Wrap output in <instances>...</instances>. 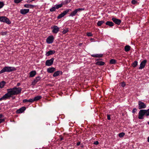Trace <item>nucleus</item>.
Listing matches in <instances>:
<instances>
[{
  "label": "nucleus",
  "mask_w": 149,
  "mask_h": 149,
  "mask_svg": "<svg viewBox=\"0 0 149 149\" xmlns=\"http://www.w3.org/2000/svg\"><path fill=\"white\" fill-rule=\"evenodd\" d=\"M22 90V88H21L15 87L12 88L8 89L7 93L0 98V101L6 100L9 99L12 95L19 94L21 93Z\"/></svg>",
  "instance_id": "f257e3e1"
},
{
  "label": "nucleus",
  "mask_w": 149,
  "mask_h": 149,
  "mask_svg": "<svg viewBox=\"0 0 149 149\" xmlns=\"http://www.w3.org/2000/svg\"><path fill=\"white\" fill-rule=\"evenodd\" d=\"M144 115L149 116V109L147 110H140L139 113L138 118L140 119H142Z\"/></svg>",
  "instance_id": "f03ea898"
},
{
  "label": "nucleus",
  "mask_w": 149,
  "mask_h": 149,
  "mask_svg": "<svg viewBox=\"0 0 149 149\" xmlns=\"http://www.w3.org/2000/svg\"><path fill=\"white\" fill-rule=\"evenodd\" d=\"M16 70V69L14 67L5 66L0 71V74H2L5 72H10L15 71Z\"/></svg>",
  "instance_id": "7ed1b4c3"
},
{
  "label": "nucleus",
  "mask_w": 149,
  "mask_h": 149,
  "mask_svg": "<svg viewBox=\"0 0 149 149\" xmlns=\"http://www.w3.org/2000/svg\"><path fill=\"white\" fill-rule=\"evenodd\" d=\"M84 10V8H79L77 9L70 13V15H69V16L73 17L78 12Z\"/></svg>",
  "instance_id": "20e7f679"
},
{
  "label": "nucleus",
  "mask_w": 149,
  "mask_h": 149,
  "mask_svg": "<svg viewBox=\"0 0 149 149\" xmlns=\"http://www.w3.org/2000/svg\"><path fill=\"white\" fill-rule=\"evenodd\" d=\"M71 11V10L69 9H67L66 10L64 11L63 13H61L57 17V19H59L63 17L65 15H66L68 13Z\"/></svg>",
  "instance_id": "39448f33"
},
{
  "label": "nucleus",
  "mask_w": 149,
  "mask_h": 149,
  "mask_svg": "<svg viewBox=\"0 0 149 149\" xmlns=\"http://www.w3.org/2000/svg\"><path fill=\"white\" fill-rule=\"evenodd\" d=\"M54 58H52L49 60H47L45 62V65L47 66H50L53 63Z\"/></svg>",
  "instance_id": "423d86ee"
},
{
  "label": "nucleus",
  "mask_w": 149,
  "mask_h": 149,
  "mask_svg": "<svg viewBox=\"0 0 149 149\" xmlns=\"http://www.w3.org/2000/svg\"><path fill=\"white\" fill-rule=\"evenodd\" d=\"M139 109H140L145 108L146 107L145 104L141 101L138 102Z\"/></svg>",
  "instance_id": "0eeeda50"
},
{
  "label": "nucleus",
  "mask_w": 149,
  "mask_h": 149,
  "mask_svg": "<svg viewBox=\"0 0 149 149\" xmlns=\"http://www.w3.org/2000/svg\"><path fill=\"white\" fill-rule=\"evenodd\" d=\"M54 40V38L52 36L48 37L46 39L47 42L48 44L52 43Z\"/></svg>",
  "instance_id": "6e6552de"
},
{
  "label": "nucleus",
  "mask_w": 149,
  "mask_h": 149,
  "mask_svg": "<svg viewBox=\"0 0 149 149\" xmlns=\"http://www.w3.org/2000/svg\"><path fill=\"white\" fill-rule=\"evenodd\" d=\"M51 29H53L52 32L54 33H57L59 30V28L55 25L52 27Z\"/></svg>",
  "instance_id": "1a4fd4ad"
},
{
  "label": "nucleus",
  "mask_w": 149,
  "mask_h": 149,
  "mask_svg": "<svg viewBox=\"0 0 149 149\" xmlns=\"http://www.w3.org/2000/svg\"><path fill=\"white\" fill-rule=\"evenodd\" d=\"M41 78L40 76H38L36 77L32 83V85H35L38 81H40Z\"/></svg>",
  "instance_id": "9d476101"
},
{
  "label": "nucleus",
  "mask_w": 149,
  "mask_h": 149,
  "mask_svg": "<svg viewBox=\"0 0 149 149\" xmlns=\"http://www.w3.org/2000/svg\"><path fill=\"white\" fill-rule=\"evenodd\" d=\"M146 62L147 61L146 60H144L142 61L140 64L139 69H141L143 68L145 66Z\"/></svg>",
  "instance_id": "9b49d317"
},
{
  "label": "nucleus",
  "mask_w": 149,
  "mask_h": 149,
  "mask_svg": "<svg viewBox=\"0 0 149 149\" xmlns=\"http://www.w3.org/2000/svg\"><path fill=\"white\" fill-rule=\"evenodd\" d=\"M112 19L113 22L119 25L121 23V21L120 20L116 18H113Z\"/></svg>",
  "instance_id": "f8f14e48"
},
{
  "label": "nucleus",
  "mask_w": 149,
  "mask_h": 149,
  "mask_svg": "<svg viewBox=\"0 0 149 149\" xmlns=\"http://www.w3.org/2000/svg\"><path fill=\"white\" fill-rule=\"evenodd\" d=\"M26 108L25 107H22L17 110L16 111V113H22L26 110Z\"/></svg>",
  "instance_id": "ddd939ff"
},
{
  "label": "nucleus",
  "mask_w": 149,
  "mask_h": 149,
  "mask_svg": "<svg viewBox=\"0 0 149 149\" xmlns=\"http://www.w3.org/2000/svg\"><path fill=\"white\" fill-rule=\"evenodd\" d=\"M56 70V69L52 67L48 68L47 71L49 73H52Z\"/></svg>",
  "instance_id": "4468645a"
},
{
  "label": "nucleus",
  "mask_w": 149,
  "mask_h": 149,
  "mask_svg": "<svg viewBox=\"0 0 149 149\" xmlns=\"http://www.w3.org/2000/svg\"><path fill=\"white\" fill-rule=\"evenodd\" d=\"M29 11V9H24L20 10L21 13L23 15H25L28 13Z\"/></svg>",
  "instance_id": "2eb2a0df"
},
{
  "label": "nucleus",
  "mask_w": 149,
  "mask_h": 149,
  "mask_svg": "<svg viewBox=\"0 0 149 149\" xmlns=\"http://www.w3.org/2000/svg\"><path fill=\"white\" fill-rule=\"evenodd\" d=\"M55 53V51L54 50H50L47 52L46 54L47 56H49L50 55L54 54Z\"/></svg>",
  "instance_id": "dca6fc26"
},
{
  "label": "nucleus",
  "mask_w": 149,
  "mask_h": 149,
  "mask_svg": "<svg viewBox=\"0 0 149 149\" xmlns=\"http://www.w3.org/2000/svg\"><path fill=\"white\" fill-rule=\"evenodd\" d=\"M103 54H92L91 56L96 58H101L102 57Z\"/></svg>",
  "instance_id": "f3484780"
},
{
  "label": "nucleus",
  "mask_w": 149,
  "mask_h": 149,
  "mask_svg": "<svg viewBox=\"0 0 149 149\" xmlns=\"http://www.w3.org/2000/svg\"><path fill=\"white\" fill-rule=\"evenodd\" d=\"M29 77H34L36 74V72L35 70L32 71L29 73Z\"/></svg>",
  "instance_id": "a211bd4d"
},
{
  "label": "nucleus",
  "mask_w": 149,
  "mask_h": 149,
  "mask_svg": "<svg viewBox=\"0 0 149 149\" xmlns=\"http://www.w3.org/2000/svg\"><path fill=\"white\" fill-rule=\"evenodd\" d=\"M62 74V72L61 71H57L56 72H55L53 74V76L54 77H56L57 76H58L59 75V74L60 73Z\"/></svg>",
  "instance_id": "6ab92c4d"
},
{
  "label": "nucleus",
  "mask_w": 149,
  "mask_h": 149,
  "mask_svg": "<svg viewBox=\"0 0 149 149\" xmlns=\"http://www.w3.org/2000/svg\"><path fill=\"white\" fill-rule=\"evenodd\" d=\"M24 7L26 8H33L34 6L29 4H25L24 5Z\"/></svg>",
  "instance_id": "aec40b11"
},
{
  "label": "nucleus",
  "mask_w": 149,
  "mask_h": 149,
  "mask_svg": "<svg viewBox=\"0 0 149 149\" xmlns=\"http://www.w3.org/2000/svg\"><path fill=\"white\" fill-rule=\"evenodd\" d=\"M42 98V97L40 96H37L36 97H34V98L33 99V102L34 101H36L38 100H39L41 99Z\"/></svg>",
  "instance_id": "412c9836"
},
{
  "label": "nucleus",
  "mask_w": 149,
  "mask_h": 149,
  "mask_svg": "<svg viewBox=\"0 0 149 149\" xmlns=\"http://www.w3.org/2000/svg\"><path fill=\"white\" fill-rule=\"evenodd\" d=\"M23 102L24 103L26 102H33V100L32 99H31L29 100L27 99H24L23 100Z\"/></svg>",
  "instance_id": "4be33fe9"
},
{
  "label": "nucleus",
  "mask_w": 149,
  "mask_h": 149,
  "mask_svg": "<svg viewBox=\"0 0 149 149\" xmlns=\"http://www.w3.org/2000/svg\"><path fill=\"white\" fill-rule=\"evenodd\" d=\"M105 63L103 61H97L95 63V64L97 65H99L100 66H102L104 65Z\"/></svg>",
  "instance_id": "5701e85b"
},
{
  "label": "nucleus",
  "mask_w": 149,
  "mask_h": 149,
  "mask_svg": "<svg viewBox=\"0 0 149 149\" xmlns=\"http://www.w3.org/2000/svg\"><path fill=\"white\" fill-rule=\"evenodd\" d=\"M106 24L110 26H112L114 25V24L111 22L107 21L106 23Z\"/></svg>",
  "instance_id": "b1692460"
},
{
  "label": "nucleus",
  "mask_w": 149,
  "mask_h": 149,
  "mask_svg": "<svg viewBox=\"0 0 149 149\" xmlns=\"http://www.w3.org/2000/svg\"><path fill=\"white\" fill-rule=\"evenodd\" d=\"M131 47L129 45H126L125 47V50L126 52H127L130 50Z\"/></svg>",
  "instance_id": "393cba45"
},
{
  "label": "nucleus",
  "mask_w": 149,
  "mask_h": 149,
  "mask_svg": "<svg viewBox=\"0 0 149 149\" xmlns=\"http://www.w3.org/2000/svg\"><path fill=\"white\" fill-rule=\"evenodd\" d=\"M4 20L5 21L4 22H5L8 24H10L11 23V22L10 20L8 18H7L6 17H5Z\"/></svg>",
  "instance_id": "a878e982"
},
{
  "label": "nucleus",
  "mask_w": 149,
  "mask_h": 149,
  "mask_svg": "<svg viewBox=\"0 0 149 149\" xmlns=\"http://www.w3.org/2000/svg\"><path fill=\"white\" fill-rule=\"evenodd\" d=\"M6 82L4 81H3L0 83V88H2L4 86Z\"/></svg>",
  "instance_id": "bb28decb"
},
{
  "label": "nucleus",
  "mask_w": 149,
  "mask_h": 149,
  "mask_svg": "<svg viewBox=\"0 0 149 149\" xmlns=\"http://www.w3.org/2000/svg\"><path fill=\"white\" fill-rule=\"evenodd\" d=\"M104 22L103 20L99 21L97 23V25L99 26H100L103 24Z\"/></svg>",
  "instance_id": "cd10ccee"
},
{
  "label": "nucleus",
  "mask_w": 149,
  "mask_h": 149,
  "mask_svg": "<svg viewBox=\"0 0 149 149\" xmlns=\"http://www.w3.org/2000/svg\"><path fill=\"white\" fill-rule=\"evenodd\" d=\"M63 4L61 3L60 4L56 5L55 6V7L56 9H58L62 7L63 6Z\"/></svg>",
  "instance_id": "c85d7f7f"
},
{
  "label": "nucleus",
  "mask_w": 149,
  "mask_h": 149,
  "mask_svg": "<svg viewBox=\"0 0 149 149\" xmlns=\"http://www.w3.org/2000/svg\"><path fill=\"white\" fill-rule=\"evenodd\" d=\"M138 62L137 61H135L132 63V66L133 67L135 68L136 67L137 65Z\"/></svg>",
  "instance_id": "c756f323"
},
{
  "label": "nucleus",
  "mask_w": 149,
  "mask_h": 149,
  "mask_svg": "<svg viewBox=\"0 0 149 149\" xmlns=\"http://www.w3.org/2000/svg\"><path fill=\"white\" fill-rule=\"evenodd\" d=\"M116 61L114 59H111L110 60V63L111 64H114L116 63Z\"/></svg>",
  "instance_id": "7c9ffc66"
},
{
  "label": "nucleus",
  "mask_w": 149,
  "mask_h": 149,
  "mask_svg": "<svg viewBox=\"0 0 149 149\" xmlns=\"http://www.w3.org/2000/svg\"><path fill=\"white\" fill-rule=\"evenodd\" d=\"M5 17H6L5 16L0 17V21L4 22Z\"/></svg>",
  "instance_id": "2f4dec72"
},
{
  "label": "nucleus",
  "mask_w": 149,
  "mask_h": 149,
  "mask_svg": "<svg viewBox=\"0 0 149 149\" xmlns=\"http://www.w3.org/2000/svg\"><path fill=\"white\" fill-rule=\"evenodd\" d=\"M125 134L123 132H121L119 133L118 134L119 136L120 137H123L125 135Z\"/></svg>",
  "instance_id": "473e14b6"
},
{
  "label": "nucleus",
  "mask_w": 149,
  "mask_h": 149,
  "mask_svg": "<svg viewBox=\"0 0 149 149\" xmlns=\"http://www.w3.org/2000/svg\"><path fill=\"white\" fill-rule=\"evenodd\" d=\"M68 31V28H66L65 29L63 30L62 31L63 34H64L66 33Z\"/></svg>",
  "instance_id": "72a5a7b5"
},
{
  "label": "nucleus",
  "mask_w": 149,
  "mask_h": 149,
  "mask_svg": "<svg viewBox=\"0 0 149 149\" xmlns=\"http://www.w3.org/2000/svg\"><path fill=\"white\" fill-rule=\"evenodd\" d=\"M56 8L55 7V6L52 7V8L50 9V11L51 12H53L54 11H55Z\"/></svg>",
  "instance_id": "f704fd0d"
},
{
  "label": "nucleus",
  "mask_w": 149,
  "mask_h": 149,
  "mask_svg": "<svg viewBox=\"0 0 149 149\" xmlns=\"http://www.w3.org/2000/svg\"><path fill=\"white\" fill-rule=\"evenodd\" d=\"M4 6V4L2 2H0V9L2 8Z\"/></svg>",
  "instance_id": "c9c22d12"
},
{
  "label": "nucleus",
  "mask_w": 149,
  "mask_h": 149,
  "mask_svg": "<svg viewBox=\"0 0 149 149\" xmlns=\"http://www.w3.org/2000/svg\"><path fill=\"white\" fill-rule=\"evenodd\" d=\"M22 0H14V2L15 3H17L20 2Z\"/></svg>",
  "instance_id": "e433bc0d"
},
{
  "label": "nucleus",
  "mask_w": 149,
  "mask_h": 149,
  "mask_svg": "<svg viewBox=\"0 0 149 149\" xmlns=\"http://www.w3.org/2000/svg\"><path fill=\"white\" fill-rule=\"evenodd\" d=\"M136 111H137V109H136V108H134L132 111V112L133 113H134L136 112Z\"/></svg>",
  "instance_id": "4c0bfd02"
},
{
  "label": "nucleus",
  "mask_w": 149,
  "mask_h": 149,
  "mask_svg": "<svg viewBox=\"0 0 149 149\" xmlns=\"http://www.w3.org/2000/svg\"><path fill=\"white\" fill-rule=\"evenodd\" d=\"M7 33V32H1V35L4 36L5 35H6Z\"/></svg>",
  "instance_id": "58836bf2"
},
{
  "label": "nucleus",
  "mask_w": 149,
  "mask_h": 149,
  "mask_svg": "<svg viewBox=\"0 0 149 149\" xmlns=\"http://www.w3.org/2000/svg\"><path fill=\"white\" fill-rule=\"evenodd\" d=\"M87 36H92V34L91 33H87Z\"/></svg>",
  "instance_id": "ea45409f"
},
{
  "label": "nucleus",
  "mask_w": 149,
  "mask_h": 149,
  "mask_svg": "<svg viewBox=\"0 0 149 149\" xmlns=\"http://www.w3.org/2000/svg\"><path fill=\"white\" fill-rule=\"evenodd\" d=\"M132 3L133 4H135L136 3V1L135 0H133L132 1Z\"/></svg>",
  "instance_id": "a19ab883"
},
{
  "label": "nucleus",
  "mask_w": 149,
  "mask_h": 149,
  "mask_svg": "<svg viewBox=\"0 0 149 149\" xmlns=\"http://www.w3.org/2000/svg\"><path fill=\"white\" fill-rule=\"evenodd\" d=\"M5 121V119L4 118L0 119V123L4 122Z\"/></svg>",
  "instance_id": "79ce46f5"
},
{
  "label": "nucleus",
  "mask_w": 149,
  "mask_h": 149,
  "mask_svg": "<svg viewBox=\"0 0 149 149\" xmlns=\"http://www.w3.org/2000/svg\"><path fill=\"white\" fill-rule=\"evenodd\" d=\"M125 85H126V84L125 82H123L121 86L123 87H124L125 86Z\"/></svg>",
  "instance_id": "37998d69"
},
{
  "label": "nucleus",
  "mask_w": 149,
  "mask_h": 149,
  "mask_svg": "<svg viewBox=\"0 0 149 149\" xmlns=\"http://www.w3.org/2000/svg\"><path fill=\"white\" fill-rule=\"evenodd\" d=\"M107 119L109 120H110L111 119V118L110 117V115L109 114L107 115Z\"/></svg>",
  "instance_id": "c03bdc74"
},
{
  "label": "nucleus",
  "mask_w": 149,
  "mask_h": 149,
  "mask_svg": "<svg viewBox=\"0 0 149 149\" xmlns=\"http://www.w3.org/2000/svg\"><path fill=\"white\" fill-rule=\"evenodd\" d=\"M94 144L95 145H97L99 144L98 141H96L94 142Z\"/></svg>",
  "instance_id": "a18cd8bd"
},
{
  "label": "nucleus",
  "mask_w": 149,
  "mask_h": 149,
  "mask_svg": "<svg viewBox=\"0 0 149 149\" xmlns=\"http://www.w3.org/2000/svg\"><path fill=\"white\" fill-rule=\"evenodd\" d=\"M80 143H81V142H80L79 141L77 143V146H79L80 144Z\"/></svg>",
  "instance_id": "49530a36"
},
{
  "label": "nucleus",
  "mask_w": 149,
  "mask_h": 149,
  "mask_svg": "<svg viewBox=\"0 0 149 149\" xmlns=\"http://www.w3.org/2000/svg\"><path fill=\"white\" fill-rule=\"evenodd\" d=\"M3 116L2 114H0V119L1 118H3Z\"/></svg>",
  "instance_id": "de8ad7c7"
},
{
  "label": "nucleus",
  "mask_w": 149,
  "mask_h": 149,
  "mask_svg": "<svg viewBox=\"0 0 149 149\" xmlns=\"http://www.w3.org/2000/svg\"><path fill=\"white\" fill-rule=\"evenodd\" d=\"M20 83H18L17 84V86H18L20 85Z\"/></svg>",
  "instance_id": "09e8293b"
},
{
  "label": "nucleus",
  "mask_w": 149,
  "mask_h": 149,
  "mask_svg": "<svg viewBox=\"0 0 149 149\" xmlns=\"http://www.w3.org/2000/svg\"><path fill=\"white\" fill-rule=\"evenodd\" d=\"M32 1H31V0H28L27 1V3H30V2H31Z\"/></svg>",
  "instance_id": "8fccbe9b"
},
{
  "label": "nucleus",
  "mask_w": 149,
  "mask_h": 149,
  "mask_svg": "<svg viewBox=\"0 0 149 149\" xmlns=\"http://www.w3.org/2000/svg\"><path fill=\"white\" fill-rule=\"evenodd\" d=\"M102 59H100V58H98V59H96V61H98V60H102Z\"/></svg>",
  "instance_id": "3c124183"
},
{
  "label": "nucleus",
  "mask_w": 149,
  "mask_h": 149,
  "mask_svg": "<svg viewBox=\"0 0 149 149\" xmlns=\"http://www.w3.org/2000/svg\"><path fill=\"white\" fill-rule=\"evenodd\" d=\"M149 142V136L148 138V140H147Z\"/></svg>",
  "instance_id": "603ef678"
},
{
  "label": "nucleus",
  "mask_w": 149,
  "mask_h": 149,
  "mask_svg": "<svg viewBox=\"0 0 149 149\" xmlns=\"http://www.w3.org/2000/svg\"><path fill=\"white\" fill-rule=\"evenodd\" d=\"M13 99H14L15 98V97H12Z\"/></svg>",
  "instance_id": "864d4df0"
},
{
  "label": "nucleus",
  "mask_w": 149,
  "mask_h": 149,
  "mask_svg": "<svg viewBox=\"0 0 149 149\" xmlns=\"http://www.w3.org/2000/svg\"><path fill=\"white\" fill-rule=\"evenodd\" d=\"M81 147L82 148H83L84 147L83 145H82L81 146Z\"/></svg>",
  "instance_id": "5fc2aeb1"
},
{
  "label": "nucleus",
  "mask_w": 149,
  "mask_h": 149,
  "mask_svg": "<svg viewBox=\"0 0 149 149\" xmlns=\"http://www.w3.org/2000/svg\"><path fill=\"white\" fill-rule=\"evenodd\" d=\"M63 138H61V140H63Z\"/></svg>",
  "instance_id": "6e6d98bb"
},
{
  "label": "nucleus",
  "mask_w": 149,
  "mask_h": 149,
  "mask_svg": "<svg viewBox=\"0 0 149 149\" xmlns=\"http://www.w3.org/2000/svg\"><path fill=\"white\" fill-rule=\"evenodd\" d=\"M148 125H149V122H148Z\"/></svg>",
  "instance_id": "4d7b16f0"
}]
</instances>
